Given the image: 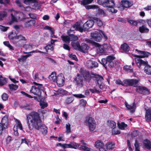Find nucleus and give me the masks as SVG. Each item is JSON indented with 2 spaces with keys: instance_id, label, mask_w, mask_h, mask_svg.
<instances>
[{
  "instance_id": "f257e3e1",
  "label": "nucleus",
  "mask_w": 151,
  "mask_h": 151,
  "mask_svg": "<svg viewBox=\"0 0 151 151\" xmlns=\"http://www.w3.org/2000/svg\"><path fill=\"white\" fill-rule=\"evenodd\" d=\"M28 127L30 130L34 128L40 130L43 135H45L47 133V127L45 124H42L39 114L37 112L32 111L27 116Z\"/></svg>"
},
{
  "instance_id": "f03ea898",
  "label": "nucleus",
  "mask_w": 151,
  "mask_h": 151,
  "mask_svg": "<svg viewBox=\"0 0 151 151\" xmlns=\"http://www.w3.org/2000/svg\"><path fill=\"white\" fill-rule=\"evenodd\" d=\"M79 72L84 81L89 83L90 82L92 78H95L97 82L98 86L101 89L104 88V85L102 82L104 78L102 76L92 72H91V74L89 71L84 70L82 68L80 69Z\"/></svg>"
},
{
  "instance_id": "7ed1b4c3",
  "label": "nucleus",
  "mask_w": 151,
  "mask_h": 151,
  "mask_svg": "<svg viewBox=\"0 0 151 151\" xmlns=\"http://www.w3.org/2000/svg\"><path fill=\"white\" fill-rule=\"evenodd\" d=\"M115 58L113 55L108 56L106 58L102 59L101 64L107 70L108 68H111L115 67L117 64H119L120 61H114Z\"/></svg>"
},
{
  "instance_id": "20e7f679",
  "label": "nucleus",
  "mask_w": 151,
  "mask_h": 151,
  "mask_svg": "<svg viewBox=\"0 0 151 151\" xmlns=\"http://www.w3.org/2000/svg\"><path fill=\"white\" fill-rule=\"evenodd\" d=\"M11 41L15 46L21 47L24 45L23 41L26 42L27 39L22 35H16L15 36H12L9 37Z\"/></svg>"
},
{
  "instance_id": "39448f33",
  "label": "nucleus",
  "mask_w": 151,
  "mask_h": 151,
  "mask_svg": "<svg viewBox=\"0 0 151 151\" xmlns=\"http://www.w3.org/2000/svg\"><path fill=\"white\" fill-rule=\"evenodd\" d=\"M33 83L37 86H32L30 90V91L31 93L39 97L41 96L42 92L43 93H45L46 94V92H44V87L43 86L42 84H40L35 82H33Z\"/></svg>"
},
{
  "instance_id": "423d86ee",
  "label": "nucleus",
  "mask_w": 151,
  "mask_h": 151,
  "mask_svg": "<svg viewBox=\"0 0 151 151\" xmlns=\"http://www.w3.org/2000/svg\"><path fill=\"white\" fill-rule=\"evenodd\" d=\"M86 41L87 42L98 47L97 49V51L98 53H101V54H104L107 52L109 47L107 44H105L103 45H100L99 44L89 39H87L86 40Z\"/></svg>"
},
{
  "instance_id": "0eeeda50",
  "label": "nucleus",
  "mask_w": 151,
  "mask_h": 151,
  "mask_svg": "<svg viewBox=\"0 0 151 151\" xmlns=\"http://www.w3.org/2000/svg\"><path fill=\"white\" fill-rule=\"evenodd\" d=\"M139 81V80L136 79H126L123 80V82L120 79H118L116 81V83L122 86L136 87L137 86Z\"/></svg>"
},
{
  "instance_id": "6e6552de",
  "label": "nucleus",
  "mask_w": 151,
  "mask_h": 151,
  "mask_svg": "<svg viewBox=\"0 0 151 151\" xmlns=\"http://www.w3.org/2000/svg\"><path fill=\"white\" fill-rule=\"evenodd\" d=\"M9 124L8 116L5 115L2 118L1 122H0V135L2 134L4 130L8 128Z\"/></svg>"
},
{
  "instance_id": "1a4fd4ad",
  "label": "nucleus",
  "mask_w": 151,
  "mask_h": 151,
  "mask_svg": "<svg viewBox=\"0 0 151 151\" xmlns=\"http://www.w3.org/2000/svg\"><path fill=\"white\" fill-rule=\"evenodd\" d=\"M139 82L136 89V91L137 93L144 95H148L150 94L149 90L146 87L138 86Z\"/></svg>"
},
{
  "instance_id": "9d476101",
  "label": "nucleus",
  "mask_w": 151,
  "mask_h": 151,
  "mask_svg": "<svg viewBox=\"0 0 151 151\" xmlns=\"http://www.w3.org/2000/svg\"><path fill=\"white\" fill-rule=\"evenodd\" d=\"M74 81L78 86L82 87L83 86L84 80L80 73H77L74 78Z\"/></svg>"
},
{
  "instance_id": "9b49d317",
  "label": "nucleus",
  "mask_w": 151,
  "mask_h": 151,
  "mask_svg": "<svg viewBox=\"0 0 151 151\" xmlns=\"http://www.w3.org/2000/svg\"><path fill=\"white\" fill-rule=\"evenodd\" d=\"M91 39L97 42H100L102 38V36L99 32L95 31L91 34Z\"/></svg>"
},
{
  "instance_id": "f8f14e48",
  "label": "nucleus",
  "mask_w": 151,
  "mask_h": 151,
  "mask_svg": "<svg viewBox=\"0 0 151 151\" xmlns=\"http://www.w3.org/2000/svg\"><path fill=\"white\" fill-rule=\"evenodd\" d=\"M94 23V21L93 20H88L83 25V31H87L90 28L92 27Z\"/></svg>"
},
{
  "instance_id": "ddd939ff",
  "label": "nucleus",
  "mask_w": 151,
  "mask_h": 151,
  "mask_svg": "<svg viewBox=\"0 0 151 151\" xmlns=\"http://www.w3.org/2000/svg\"><path fill=\"white\" fill-rule=\"evenodd\" d=\"M55 81L58 86L59 87L63 86L64 83V78L63 75L62 73L59 74L57 76Z\"/></svg>"
},
{
  "instance_id": "4468645a",
  "label": "nucleus",
  "mask_w": 151,
  "mask_h": 151,
  "mask_svg": "<svg viewBox=\"0 0 151 151\" xmlns=\"http://www.w3.org/2000/svg\"><path fill=\"white\" fill-rule=\"evenodd\" d=\"M95 122L93 119L92 117H90L88 120V123L89 129L91 131H93L95 128Z\"/></svg>"
},
{
  "instance_id": "2eb2a0df",
  "label": "nucleus",
  "mask_w": 151,
  "mask_h": 151,
  "mask_svg": "<svg viewBox=\"0 0 151 151\" xmlns=\"http://www.w3.org/2000/svg\"><path fill=\"white\" fill-rule=\"evenodd\" d=\"M141 58H137V57L135 59L136 63L139 68H140L142 65L145 66L148 65V62L145 61L141 59Z\"/></svg>"
},
{
  "instance_id": "dca6fc26",
  "label": "nucleus",
  "mask_w": 151,
  "mask_h": 151,
  "mask_svg": "<svg viewBox=\"0 0 151 151\" xmlns=\"http://www.w3.org/2000/svg\"><path fill=\"white\" fill-rule=\"evenodd\" d=\"M108 9L111 8L112 9L111 10V12L112 13H116L117 12V10L115 9L114 8L115 6V4L114 1L112 0H108Z\"/></svg>"
},
{
  "instance_id": "f3484780",
  "label": "nucleus",
  "mask_w": 151,
  "mask_h": 151,
  "mask_svg": "<svg viewBox=\"0 0 151 151\" xmlns=\"http://www.w3.org/2000/svg\"><path fill=\"white\" fill-rule=\"evenodd\" d=\"M136 51L138 52L140 55H137L136 57L137 58H144L148 57L149 55H151L150 53L144 51L139 50L136 49Z\"/></svg>"
},
{
  "instance_id": "a211bd4d",
  "label": "nucleus",
  "mask_w": 151,
  "mask_h": 151,
  "mask_svg": "<svg viewBox=\"0 0 151 151\" xmlns=\"http://www.w3.org/2000/svg\"><path fill=\"white\" fill-rule=\"evenodd\" d=\"M86 65L88 68L92 69L94 68H96L98 67V63L96 62L89 60L87 62Z\"/></svg>"
},
{
  "instance_id": "6ab92c4d",
  "label": "nucleus",
  "mask_w": 151,
  "mask_h": 151,
  "mask_svg": "<svg viewBox=\"0 0 151 151\" xmlns=\"http://www.w3.org/2000/svg\"><path fill=\"white\" fill-rule=\"evenodd\" d=\"M126 107L129 110H130L131 111L132 113L135 112L136 109V106L134 102L132 104V105L129 104L126 101L125 103Z\"/></svg>"
},
{
  "instance_id": "aec40b11",
  "label": "nucleus",
  "mask_w": 151,
  "mask_h": 151,
  "mask_svg": "<svg viewBox=\"0 0 151 151\" xmlns=\"http://www.w3.org/2000/svg\"><path fill=\"white\" fill-rule=\"evenodd\" d=\"M145 118L147 122L151 121V109H147L146 111Z\"/></svg>"
},
{
  "instance_id": "412c9836",
  "label": "nucleus",
  "mask_w": 151,
  "mask_h": 151,
  "mask_svg": "<svg viewBox=\"0 0 151 151\" xmlns=\"http://www.w3.org/2000/svg\"><path fill=\"white\" fill-rule=\"evenodd\" d=\"M89 48V47L87 45L84 43H83L80 46L79 50L83 53H85L88 51Z\"/></svg>"
},
{
  "instance_id": "4be33fe9",
  "label": "nucleus",
  "mask_w": 151,
  "mask_h": 151,
  "mask_svg": "<svg viewBox=\"0 0 151 151\" xmlns=\"http://www.w3.org/2000/svg\"><path fill=\"white\" fill-rule=\"evenodd\" d=\"M73 27L75 30H78L81 32H82L83 31V27L81 26V24L78 22H76Z\"/></svg>"
},
{
  "instance_id": "5701e85b",
  "label": "nucleus",
  "mask_w": 151,
  "mask_h": 151,
  "mask_svg": "<svg viewBox=\"0 0 151 151\" xmlns=\"http://www.w3.org/2000/svg\"><path fill=\"white\" fill-rule=\"evenodd\" d=\"M143 143L145 147L148 150L151 149V142L147 139H144Z\"/></svg>"
},
{
  "instance_id": "b1692460",
  "label": "nucleus",
  "mask_w": 151,
  "mask_h": 151,
  "mask_svg": "<svg viewBox=\"0 0 151 151\" xmlns=\"http://www.w3.org/2000/svg\"><path fill=\"white\" fill-rule=\"evenodd\" d=\"M7 12L6 9L0 11V21L3 20L4 18L7 17Z\"/></svg>"
},
{
  "instance_id": "393cba45",
  "label": "nucleus",
  "mask_w": 151,
  "mask_h": 151,
  "mask_svg": "<svg viewBox=\"0 0 151 151\" xmlns=\"http://www.w3.org/2000/svg\"><path fill=\"white\" fill-rule=\"evenodd\" d=\"M121 49L125 52H128L130 50V47L126 43L122 44L121 46Z\"/></svg>"
},
{
  "instance_id": "a878e982",
  "label": "nucleus",
  "mask_w": 151,
  "mask_h": 151,
  "mask_svg": "<svg viewBox=\"0 0 151 151\" xmlns=\"http://www.w3.org/2000/svg\"><path fill=\"white\" fill-rule=\"evenodd\" d=\"M36 23V21L34 20H30L27 22L25 24L26 27H29L34 25Z\"/></svg>"
},
{
  "instance_id": "bb28decb",
  "label": "nucleus",
  "mask_w": 151,
  "mask_h": 151,
  "mask_svg": "<svg viewBox=\"0 0 151 151\" xmlns=\"http://www.w3.org/2000/svg\"><path fill=\"white\" fill-rule=\"evenodd\" d=\"M108 0H97V2L99 4L107 8Z\"/></svg>"
},
{
  "instance_id": "cd10ccee",
  "label": "nucleus",
  "mask_w": 151,
  "mask_h": 151,
  "mask_svg": "<svg viewBox=\"0 0 151 151\" xmlns=\"http://www.w3.org/2000/svg\"><path fill=\"white\" fill-rule=\"evenodd\" d=\"M95 147L96 148H100L102 147H104V143L100 140H98L96 141L95 144Z\"/></svg>"
},
{
  "instance_id": "c85d7f7f",
  "label": "nucleus",
  "mask_w": 151,
  "mask_h": 151,
  "mask_svg": "<svg viewBox=\"0 0 151 151\" xmlns=\"http://www.w3.org/2000/svg\"><path fill=\"white\" fill-rule=\"evenodd\" d=\"M56 73L55 72H52L51 73V74L49 76V78L50 81L53 82L55 81L57 76H56Z\"/></svg>"
},
{
  "instance_id": "c756f323",
  "label": "nucleus",
  "mask_w": 151,
  "mask_h": 151,
  "mask_svg": "<svg viewBox=\"0 0 151 151\" xmlns=\"http://www.w3.org/2000/svg\"><path fill=\"white\" fill-rule=\"evenodd\" d=\"M144 70L147 74L151 75V66L148 65L146 66L144 68Z\"/></svg>"
},
{
  "instance_id": "7c9ffc66",
  "label": "nucleus",
  "mask_w": 151,
  "mask_h": 151,
  "mask_svg": "<svg viewBox=\"0 0 151 151\" xmlns=\"http://www.w3.org/2000/svg\"><path fill=\"white\" fill-rule=\"evenodd\" d=\"M71 45L72 47L75 50H79V48L80 47V45L78 41H77L76 42H72Z\"/></svg>"
},
{
  "instance_id": "2f4dec72",
  "label": "nucleus",
  "mask_w": 151,
  "mask_h": 151,
  "mask_svg": "<svg viewBox=\"0 0 151 151\" xmlns=\"http://www.w3.org/2000/svg\"><path fill=\"white\" fill-rule=\"evenodd\" d=\"M139 32L142 33L145 32L147 33L149 31V29L146 28V26L144 25L141 27H139Z\"/></svg>"
},
{
  "instance_id": "473e14b6",
  "label": "nucleus",
  "mask_w": 151,
  "mask_h": 151,
  "mask_svg": "<svg viewBox=\"0 0 151 151\" xmlns=\"http://www.w3.org/2000/svg\"><path fill=\"white\" fill-rule=\"evenodd\" d=\"M115 144L114 142H108L106 144L107 148L109 150H112L115 147Z\"/></svg>"
},
{
  "instance_id": "72a5a7b5",
  "label": "nucleus",
  "mask_w": 151,
  "mask_h": 151,
  "mask_svg": "<svg viewBox=\"0 0 151 151\" xmlns=\"http://www.w3.org/2000/svg\"><path fill=\"white\" fill-rule=\"evenodd\" d=\"M93 19L98 26L101 27L102 26L103 22L100 19L96 17H94Z\"/></svg>"
},
{
  "instance_id": "f704fd0d",
  "label": "nucleus",
  "mask_w": 151,
  "mask_h": 151,
  "mask_svg": "<svg viewBox=\"0 0 151 151\" xmlns=\"http://www.w3.org/2000/svg\"><path fill=\"white\" fill-rule=\"evenodd\" d=\"M9 87L11 91H13L16 90L18 88V86L13 84H11L9 85Z\"/></svg>"
},
{
  "instance_id": "c9c22d12",
  "label": "nucleus",
  "mask_w": 151,
  "mask_h": 151,
  "mask_svg": "<svg viewBox=\"0 0 151 151\" xmlns=\"http://www.w3.org/2000/svg\"><path fill=\"white\" fill-rule=\"evenodd\" d=\"M127 126V124H125L124 122H122L121 123H118V127L121 130H124L125 128Z\"/></svg>"
},
{
  "instance_id": "e433bc0d",
  "label": "nucleus",
  "mask_w": 151,
  "mask_h": 151,
  "mask_svg": "<svg viewBox=\"0 0 151 151\" xmlns=\"http://www.w3.org/2000/svg\"><path fill=\"white\" fill-rule=\"evenodd\" d=\"M69 36L70 37V41H76L78 40V37L74 34H70Z\"/></svg>"
},
{
  "instance_id": "4c0bfd02",
  "label": "nucleus",
  "mask_w": 151,
  "mask_h": 151,
  "mask_svg": "<svg viewBox=\"0 0 151 151\" xmlns=\"http://www.w3.org/2000/svg\"><path fill=\"white\" fill-rule=\"evenodd\" d=\"M61 37L62 40L65 42L70 43V36L67 35H62Z\"/></svg>"
},
{
  "instance_id": "58836bf2",
  "label": "nucleus",
  "mask_w": 151,
  "mask_h": 151,
  "mask_svg": "<svg viewBox=\"0 0 151 151\" xmlns=\"http://www.w3.org/2000/svg\"><path fill=\"white\" fill-rule=\"evenodd\" d=\"M109 126L113 129H115L116 127V124L115 122L113 121H111L109 124Z\"/></svg>"
},
{
  "instance_id": "ea45409f",
  "label": "nucleus",
  "mask_w": 151,
  "mask_h": 151,
  "mask_svg": "<svg viewBox=\"0 0 151 151\" xmlns=\"http://www.w3.org/2000/svg\"><path fill=\"white\" fill-rule=\"evenodd\" d=\"M80 150H83L84 151H93L91 148H90L85 146L81 145L80 146Z\"/></svg>"
},
{
  "instance_id": "a19ab883",
  "label": "nucleus",
  "mask_w": 151,
  "mask_h": 151,
  "mask_svg": "<svg viewBox=\"0 0 151 151\" xmlns=\"http://www.w3.org/2000/svg\"><path fill=\"white\" fill-rule=\"evenodd\" d=\"M86 7V9H97L99 8V6L98 5H87Z\"/></svg>"
},
{
  "instance_id": "79ce46f5",
  "label": "nucleus",
  "mask_w": 151,
  "mask_h": 151,
  "mask_svg": "<svg viewBox=\"0 0 151 151\" xmlns=\"http://www.w3.org/2000/svg\"><path fill=\"white\" fill-rule=\"evenodd\" d=\"M122 6L124 8H128V0H122Z\"/></svg>"
},
{
  "instance_id": "37998d69",
  "label": "nucleus",
  "mask_w": 151,
  "mask_h": 151,
  "mask_svg": "<svg viewBox=\"0 0 151 151\" xmlns=\"http://www.w3.org/2000/svg\"><path fill=\"white\" fill-rule=\"evenodd\" d=\"M74 100L73 98L71 96L68 97L65 99V101L67 104H69L72 102Z\"/></svg>"
},
{
  "instance_id": "c03bdc74",
  "label": "nucleus",
  "mask_w": 151,
  "mask_h": 151,
  "mask_svg": "<svg viewBox=\"0 0 151 151\" xmlns=\"http://www.w3.org/2000/svg\"><path fill=\"white\" fill-rule=\"evenodd\" d=\"M44 49L46 50V52H47L48 50H53L54 49L53 46L51 44H49L47 45L44 47Z\"/></svg>"
},
{
  "instance_id": "a18cd8bd",
  "label": "nucleus",
  "mask_w": 151,
  "mask_h": 151,
  "mask_svg": "<svg viewBox=\"0 0 151 151\" xmlns=\"http://www.w3.org/2000/svg\"><path fill=\"white\" fill-rule=\"evenodd\" d=\"M10 0H0V4H3L4 6H6L7 4L9 3Z\"/></svg>"
},
{
  "instance_id": "49530a36",
  "label": "nucleus",
  "mask_w": 151,
  "mask_h": 151,
  "mask_svg": "<svg viewBox=\"0 0 151 151\" xmlns=\"http://www.w3.org/2000/svg\"><path fill=\"white\" fill-rule=\"evenodd\" d=\"M37 2L36 0H24V3L25 4H28L29 3H36Z\"/></svg>"
},
{
  "instance_id": "de8ad7c7",
  "label": "nucleus",
  "mask_w": 151,
  "mask_h": 151,
  "mask_svg": "<svg viewBox=\"0 0 151 151\" xmlns=\"http://www.w3.org/2000/svg\"><path fill=\"white\" fill-rule=\"evenodd\" d=\"M127 21L128 23L134 26H137L138 24L137 22L133 20L128 19L127 20Z\"/></svg>"
},
{
  "instance_id": "09e8293b",
  "label": "nucleus",
  "mask_w": 151,
  "mask_h": 151,
  "mask_svg": "<svg viewBox=\"0 0 151 151\" xmlns=\"http://www.w3.org/2000/svg\"><path fill=\"white\" fill-rule=\"evenodd\" d=\"M40 105L41 106V108L42 109H44V108L47 106V103L44 101L40 102Z\"/></svg>"
},
{
  "instance_id": "8fccbe9b",
  "label": "nucleus",
  "mask_w": 151,
  "mask_h": 151,
  "mask_svg": "<svg viewBox=\"0 0 151 151\" xmlns=\"http://www.w3.org/2000/svg\"><path fill=\"white\" fill-rule=\"evenodd\" d=\"M9 97L8 95L6 93H4L2 94L1 96V98L3 100L6 101L8 100Z\"/></svg>"
},
{
  "instance_id": "3c124183",
  "label": "nucleus",
  "mask_w": 151,
  "mask_h": 151,
  "mask_svg": "<svg viewBox=\"0 0 151 151\" xmlns=\"http://www.w3.org/2000/svg\"><path fill=\"white\" fill-rule=\"evenodd\" d=\"M68 56L71 59L76 61H78V60L76 55H73V54H69L68 55Z\"/></svg>"
},
{
  "instance_id": "603ef678",
  "label": "nucleus",
  "mask_w": 151,
  "mask_h": 151,
  "mask_svg": "<svg viewBox=\"0 0 151 151\" xmlns=\"http://www.w3.org/2000/svg\"><path fill=\"white\" fill-rule=\"evenodd\" d=\"M73 96L76 97L78 98H82L86 97V96L85 95L81 93L78 94H73Z\"/></svg>"
},
{
  "instance_id": "864d4df0",
  "label": "nucleus",
  "mask_w": 151,
  "mask_h": 151,
  "mask_svg": "<svg viewBox=\"0 0 151 151\" xmlns=\"http://www.w3.org/2000/svg\"><path fill=\"white\" fill-rule=\"evenodd\" d=\"M66 132L67 133H69L71 132L70 125V124L68 123L66 124Z\"/></svg>"
},
{
  "instance_id": "5fc2aeb1",
  "label": "nucleus",
  "mask_w": 151,
  "mask_h": 151,
  "mask_svg": "<svg viewBox=\"0 0 151 151\" xmlns=\"http://www.w3.org/2000/svg\"><path fill=\"white\" fill-rule=\"evenodd\" d=\"M29 142V140L26 138H23L21 139V142L20 144H22L24 143L28 145V144Z\"/></svg>"
},
{
  "instance_id": "6e6d98bb",
  "label": "nucleus",
  "mask_w": 151,
  "mask_h": 151,
  "mask_svg": "<svg viewBox=\"0 0 151 151\" xmlns=\"http://www.w3.org/2000/svg\"><path fill=\"white\" fill-rule=\"evenodd\" d=\"M18 60L19 62L24 63L26 61V59L24 55H23L21 56L20 58L18 59Z\"/></svg>"
},
{
  "instance_id": "4d7b16f0",
  "label": "nucleus",
  "mask_w": 151,
  "mask_h": 151,
  "mask_svg": "<svg viewBox=\"0 0 151 151\" xmlns=\"http://www.w3.org/2000/svg\"><path fill=\"white\" fill-rule=\"evenodd\" d=\"M121 132L119 130H116L115 129H113L112 130V134L113 135H116L120 134Z\"/></svg>"
},
{
  "instance_id": "13d9d810",
  "label": "nucleus",
  "mask_w": 151,
  "mask_h": 151,
  "mask_svg": "<svg viewBox=\"0 0 151 151\" xmlns=\"http://www.w3.org/2000/svg\"><path fill=\"white\" fill-rule=\"evenodd\" d=\"M56 92L59 93L63 94L65 95L66 94L68 93L67 91L63 90L61 88L58 89Z\"/></svg>"
},
{
  "instance_id": "bf43d9fd",
  "label": "nucleus",
  "mask_w": 151,
  "mask_h": 151,
  "mask_svg": "<svg viewBox=\"0 0 151 151\" xmlns=\"http://www.w3.org/2000/svg\"><path fill=\"white\" fill-rule=\"evenodd\" d=\"M81 104L83 106H86L87 102L84 99H81L80 100Z\"/></svg>"
},
{
  "instance_id": "052dcab7",
  "label": "nucleus",
  "mask_w": 151,
  "mask_h": 151,
  "mask_svg": "<svg viewBox=\"0 0 151 151\" xmlns=\"http://www.w3.org/2000/svg\"><path fill=\"white\" fill-rule=\"evenodd\" d=\"M22 46H23L24 48L26 49H29L32 48V46L31 45H30L29 44H24V43L23 45H22Z\"/></svg>"
},
{
  "instance_id": "680f3d73",
  "label": "nucleus",
  "mask_w": 151,
  "mask_h": 151,
  "mask_svg": "<svg viewBox=\"0 0 151 151\" xmlns=\"http://www.w3.org/2000/svg\"><path fill=\"white\" fill-rule=\"evenodd\" d=\"M12 140V137L10 136H8L6 139V142L7 144H9Z\"/></svg>"
},
{
  "instance_id": "e2e57ef3",
  "label": "nucleus",
  "mask_w": 151,
  "mask_h": 151,
  "mask_svg": "<svg viewBox=\"0 0 151 151\" xmlns=\"http://www.w3.org/2000/svg\"><path fill=\"white\" fill-rule=\"evenodd\" d=\"M29 15L30 18L33 19H35L37 18V16L36 14L33 13H30L29 14Z\"/></svg>"
},
{
  "instance_id": "0e129e2a",
  "label": "nucleus",
  "mask_w": 151,
  "mask_h": 151,
  "mask_svg": "<svg viewBox=\"0 0 151 151\" xmlns=\"http://www.w3.org/2000/svg\"><path fill=\"white\" fill-rule=\"evenodd\" d=\"M90 4L87 0H82L81 1V4L83 6H85Z\"/></svg>"
},
{
  "instance_id": "69168bd1",
  "label": "nucleus",
  "mask_w": 151,
  "mask_h": 151,
  "mask_svg": "<svg viewBox=\"0 0 151 151\" xmlns=\"http://www.w3.org/2000/svg\"><path fill=\"white\" fill-rule=\"evenodd\" d=\"M17 127H19L20 130H22V126L19 120L17 121Z\"/></svg>"
},
{
  "instance_id": "338daca9",
  "label": "nucleus",
  "mask_w": 151,
  "mask_h": 151,
  "mask_svg": "<svg viewBox=\"0 0 151 151\" xmlns=\"http://www.w3.org/2000/svg\"><path fill=\"white\" fill-rule=\"evenodd\" d=\"M71 146H72V147H73V148H73V149H76V147H78L79 146V145L78 144H76L75 142H71L70 143Z\"/></svg>"
},
{
  "instance_id": "774afa93",
  "label": "nucleus",
  "mask_w": 151,
  "mask_h": 151,
  "mask_svg": "<svg viewBox=\"0 0 151 151\" xmlns=\"http://www.w3.org/2000/svg\"><path fill=\"white\" fill-rule=\"evenodd\" d=\"M63 47L65 50L70 51V48L68 45L66 44H63Z\"/></svg>"
}]
</instances>
